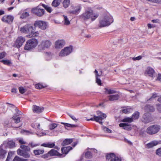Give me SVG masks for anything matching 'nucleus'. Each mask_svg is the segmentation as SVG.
Listing matches in <instances>:
<instances>
[{
  "label": "nucleus",
  "mask_w": 161,
  "mask_h": 161,
  "mask_svg": "<svg viewBox=\"0 0 161 161\" xmlns=\"http://www.w3.org/2000/svg\"><path fill=\"white\" fill-rule=\"evenodd\" d=\"M29 146H30L31 148H33L39 146L38 144H35L32 142H30L29 143Z\"/></svg>",
  "instance_id": "50"
},
{
  "label": "nucleus",
  "mask_w": 161,
  "mask_h": 161,
  "mask_svg": "<svg viewBox=\"0 0 161 161\" xmlns=\"http://www.w3.org/2000/svg\"><path fill=\"white\" fill-rule=\"evenodd\" d=\"M29 16V13L27 12H25L23 13L20 16V18L22 19H24Z\"/></svg>",
  "instance_id": "39"
},
{
  "label": "nucleus",
  "mask_w": 161,
  "mask_h": 161,
  "mask_svg": "<svg viewBox=\"0 0 161 161\" xmlns=\"http://www.w3.org/2000/svg\"><path fill=\"white\" fill-rule=\"evenodd\" d=\"M62 124H63L66 127H71V124L65 123H61Z\"/></svg>",
  "instance_id": "61"
},
{
  "label": "nucleus",
  "mask_w": 161,
  "mask_h": 161,
  "mask_svg": "<svg viewBox=\"0 0 161 161\" xmlns=\"http://www.w3.org/2000/svg\"><path fill=\"white\" fill-rule=\"evenodd\" d=\"M70 0H64L63 3V6L64 8H66L69 7L70 4Z\"/></svg>",
  "instance_id": "29"
},
{
  "label": "nucleus",
  "mask_w": 161,
  "mask_h": 161,
  "mask_svg": "<svg viewBox=\"0 0 161 161\" xmlns=\"http://www.w3.org/2000/svg\"><path fill=\"white\" fill-rule=\"evenodd\" d=\"M44 152L43 149H36L33 150V153L35 155H39L43 154Z\"/></svg>",
  "instance_id": "32"
},
{
  "label": "nucleus",
  "mask_w": 161,
  "mask_h": 161,
  "mask_svg": "<svg viewBox=\"0 0 161 161\" xmlns=\"http://www.w3.org/2000/svg\"><path fill=\"white\" fill-rule=\"evenodd\" d=\"M111 161H122V159L120 158H119L115 155L113 159Z\"/></svg>",
  "instance_id": "52"
},
{
  "label": "nucleus",
  "mask_w": 161,
  "mask_h": 161,
  "mask_svg": "<svg viewBox=\"0 0 161 161\" xmlns=\"http://www.w3.org/2000/svg\"><path fill=\"white\" fill-rule=\"evenodd\" d=\"M17 153L18 155L22 156L25 158H29L30 157V154L28 152L23 151L20 149H18L17 150Z\"/></svg>",
  "instance_id": "14"
},
{
  "label": "nucleus",
  "mask_w": 161,
  "mask_h": 161,
  "mask_svg": "<svg viewBox=\"0 0 161 161\" xmlns=\"http://www.w3.org/2000/svg\"><path fill=\"white\" fill-rule=\"evenodd\" d=\"M156 153L157 155L160 156H161V147L156 150Z\"/></svg>",
  "instance_id": "54"
},
{
  "label": "nucleus",
  "mask_w": 161,
  "mask_h": 161,
  "mask_svg": "<svg viewBox=\"0 0 161 161\" xmlns=\"http://www.w3.org/2000/svg\"><path fill=\"white\" fill-rule=\"evenodd\" d=\"M142 58V56H139L137 57L133 58V59L134 60H139L141 59Z\"/></svg>",
  "instance_id": "57"
},
{
  "label": "nucleus",
  "mask_w": 161,
  "mask_h": 161,
  "mask_svg": "<svg viewBox=\"0 0 161 161\" xmlns=\"http://www.w3.org/2000/svg\"><path fill=\"white\" fill-rule=\"evenodd\" d=\"M51 45V42L49 41L45 40L43 41L41 43V46L42 47L43 49L45 48H48Z\"/></svg>",
  "instance_id": "15"
},
{
  "label": "nucleus",
  "mask_w": 161,
  "mask_h": 161,
  "mask_svg": "<svg viewBox=\"0 0 161 161\" xmlns=\"http://www.w3.org/2000/svg\"><path fill=\"white\" fill-rule=\"evenodd\" d=\"M74 10L69 11V13L75 15L78 14L82 9L81 5L80 4H77L73 7Z\"/></svg>",
  "instance_id": "11"
},
{
  "label": "nucleus",
  "mask_w": 161,
  "mask_h": 161,
  "mask_svg": "<svg viewBox=\"0 0 161 161\" xmlns=\"http://www.w3.org/2000/svg\"><path fill=\"white\" fill-rule=\"evenodd\" d=\"M34 25L35 28L37 27L42 30H45L47 28L48 24L47 22L45 21L38 20L34 22Z\"/></svg>",
  "instance_id": "8"
},
{
  "label": "nucleus",
  "mask_w": 161,
  "mask_h": 161,
  "mask_svg": "<svg viewBox=\"0 0 161 161\" xmlns=\"http://www.w3.org/2000/svg\"><path fill=\"white\" fill-rule=\"evenodd\" d=\"M140 115V113L137 111H135L134 114L132 115L131 118H132V119L133 120L138 119Z\"/></svg>",
  "instance_id": "33"
},
{
  "label": "nucleus",
  "mask_w": 161,
  "mask_h": 161,
  "mask_svg": "<svg viewBox=\"0 0 161 161\" xmlns=\"http://www.w3.org/2000/svg\"><path fill=\"white\" fill-rule=\"evenodd\" d=\"M157 94L155 93L153 94L152 96V97L149 99V100H150L152 98H156V97H157Z\"/></svg>",
  "instance_id": "60"
},
{
  "label": "nucleus",
  "mask_w": 161,
  "mask_h": 161,
  "mask_svg": "<svg viewBox=\"0 0 161 161\" xmlns=\"http://www.w3.org/2000/svg\"><path fill=\"white\" fill-rule=\"evenodd\" d=\"M147 1L152 3H156L158 4H161V0H146Z\"/></svg>",
  "instance_id": "48"
},
{
  "label": "nucleus",
  "mask_w": 161,
  "mask_h": 161,
  "mask_svg": "<svg viewBox=\"0 0 161 161\" xmlns=\"http://www.w3.org/2000/svg\"><path fill=\"white\" fill-rule=\"evenodd\" d=\"M73 142V140L72 138L68 139L67 138L64 140L62 143H61V145L64 146L66 145H69Z\"/></svg>",
  "instance_id": "22"
},
{
  "label": "nucleus",
  "mask_w": 161,
  "mask_h": 161,
  "mask_svg": "<svg viewBox=\"0 0 161 161\" xmlns=\"http://www.w3.org/2000/svg\"><path fill=\"white\" fill-rule=\"evenodd\" d=\"M38 41L35 38H32L28 40L25 45V50L31 51L37 45Z\"/></svg>",
  "instance_id": "4"
},
{
  "label": "nucleus",
  "mask_w": 161,
  "mask_h": 161,
  "mask_svg": "<svg viewBox=\"0 0 161 161\" xmlns=\"http://www.w3.org/2000/svg\"><path fill=\"white\" fill-rule=\"evenodd\" d=\"M19 92L21 94H23L25 92V89L23 87L21 86L19 87Z\"/></svg>",
  "instance_id": "51"
},
{
  "label": "nucleus",
  "mask_w": 161,
  "mask_h": 161,
  "mask_svg": "<svg viewBox=\"0 0 161 161\" xmlns=\"http://www.w3.org/2000/svg\"><path fill=\"white\" fill-rule=\"evenodd\" d=\"M97 114L98 115V116H97L94 115L93 118H90L87 120L88 121L95 120L99 123L100 124L102 125L103 123L102 122V120L106 117L107 116L106 114L99 111H97Z\"/></svg>",
  "instance_id": "7"
},
{
  "label": "nucleus",
  "mask_w": 161,
  "mask_h": 161,
  "mask_svg": "<svg viewBox=\"0 0 161 161\" xmlns=\"http://www.w3.org/2000/svg\"><path fill=\"white\" fill-rule=\"evenodd\" d=\"M133 120L131 117H127L123 119L122 121L123 122H127L129 123L133 122Z\"/></svg>",
  "instance_id": "36"
},
{
  "label": "nucleus",
  "mask_w": 161,
  "mask_h": 161,
  "mask_svg": "<svg viewBox=\"0 0 161 161\" xmlns=\"http://www.w3.org/2000/svg\"><path fill=\"white\" fill-rule=\"evenodd\" d=\"M96 81L97 84L99 86L102 85L101 80L99 78H97V76L96 77Z\"/></svg>",
  "instance_id": "46"
},
{
  "label": "nucleus",
  "mask_w": 161,
  "mask_h": 161,
  "mask_svg": "<svg viewBox=\"0 0 161 161\" xmlns=\"http://www.w3.org/2000/svg\"><path fill=\"white\" fill-rule=\"evenodd\" d=\"M44 108L43 107H40L36 105H33L32 108L33 111L34 113L40 114L43 112Z\"/></svg>",
  "instance_id": "16"
},
{
  "label": "nucleus",
  "mask_w": 161,
  "mask_h": 161,
  "mask_svg": "<svg viewBox=\"0 0 161 161\" xmlns=\"http://www.w3.org/2000/svg\"><path fill=\"white\" fill-rule=\"evenodd\" d=\"M119 126L127 130H130L132 129L131 125L128 123H120L119 124Z\"/></svg>",
  "instance_id": "17"
},
{
  "label": "nucleus",
  "mask_w": 161,
  "mask_h": 161,
  "mask_svg": "<svg viewBox=\"0 0 161 161\" xmlns=\"http://www.w3.org/2000/svg\"><path fill=\"white\" fill-rule=\"evenodd\" d=\"M21 158L16 156L15 157L13 161H20Z\"/></svg>",
  "instance_id": "56"
},
{
  "label": "nucleus",
  "mask_w": 161,
  "mask_h": 161,
  "mask_svg": "<svg viewBox=\"0 0 161 161\" xmlns=\"http://www.w3.org/2000/svg\"><path fill=\"white\" fill-rule=\"evenodd\" d=\"M7 145L10 148H12L15 147V142L12 140H9L7 142Z\"/></svg>",
  "instance_id": "25"
},
{
  "label": "nucleus",
  "mask_w": 161,
  "mask_h": 161,
  "mask_svg": "<svg viewBox=\"0 0 161 161\" xmlns=\"http://www.w3.org/2000/svg\"><path fill=\"white\" fill-rule=\"evenodd\" d=\"M50 154L49 153V152L47 153L44 154L42 156V158L46 159H49L50 157Z\"/></svg>",
  "instance_id": "45"
},
{
  "label": "nucleus",
  "mask_w": 161,
  "mask_h": 161,
  "mask_svg": "<svg viewBox=\"0 0 161 161\" xmlns=\"http://www.w3.org/2000/svg\"><path fill=\"white\" fill-rule=\"evenodd\" d=\"M40 3L38 6L33 8L31 9V12L34 14L38 17H41L43 16L45 13L44 9L41 8L42 5Z\"/></svg>",
  "instance_id": "6"
},
{
  "label": "nucleus",
  "mask_w": 161,
  "mask_h": 161,
  "mask_svg": "<svg viewBox=\"0 0 161 161\" xmlns=\"http://www.w3.org/2000/svg\"><path fill=\"white\" fill-rule=\"evenodd\" d=\"M97 13H93V10L91 8L88 7L85 9V11L79 16V18L81 20L86 22L90 19L92 22L94 21L98 16Z\"/></svg>",
  "instance_id": "1"
},
{
  "label": "nucleus",
  "mask_w": 161,
  "mask_h": 161,
  "mask_svg": "<svg viewBox=\"0 0 161 161\" xmlns=\"http://www.w3.org/2000/svg\"><path fill=\"white\" fill-rule=\"evenodd\" d=\"M35 87L37 89H41L44 88V86L41 84L38 83L35 85Z\"/></svg>",
  "instance_id": "47"
},
{
  "label": "nucleus",
  "mask_w": 161,
  "mask_h": 161,
  "mask_svg": "<svg viewBox=\"0 0 161 161\" xmlns=\"http://www.w3.org/2000/svg\"><path fill=\"white\" fill-rule=\"evenodd\" d=\"M41 5L48 12L51 13L52 11V9L51 7L42 3H41Z\"/></svg>",
  "instance_id": "35"
},
{
  "label": "nucleus",
  "mask_w": 161,
  "mask_h": 161,
  "mask_svg": "<svg viewBox=\"0 0 161 161\" xmlns=\"http://www.w3.org/2000/svg\"><path fill=\"white\" fill-rule=\"evenodd\" d=\"M0 62L3 63L4 64L8 66H10V64H12L11 61L9 60H0Z\"/></svg>",
  "instance_id": "38"
},
{
  "label": "nucleus",
  "mask_w": 161,
  "mask_h": 161,
  "mask_svg": "<svg viewBox=\"0 0 161 161\" xmlns=\"http://www.w3.org/2000/svg\"><path fill=\"white\" fill-rule=\"evenodd\" d=\"M41 146L44 147H49V148H53L55 146V144L54 143H43L41 145Z\"/></svg>",
  "instance_id": "30"
},
{
  "label": "nucleus",
  "mask_w": 161,
  "mask_h": 161,
  "mask_svg": "<svg viewBox=\"0 0 161 161\" xmlns=\"http://www.w3.org/2000/svg\"><path fill=\"white\" fill-rule=\"evenodd\" d=\"M104 90H105V93L106 94H112L115 93H116V91L114 90H113L112 89H108L107 88H105Z\"/></svg>",
  "instance_id": "28"
},
{
  "label": "nucleus",
  "mask_w": 161,
  "mask_h": 161,
  "mask_svg": "<svg viewBox=\"0 0 161 161\" xmlns=\"http://www.w3.org/2000/svg\"><path fill=\"white\" fill-rule=\"evenodd\" d=\"M73 149L72 147L70 146H68L65 147H63L61 148V151H63V150L64 149H66V152L68 153L69 151L70 150H72Z\"/></svg>",
  "instance_id": "42"
},
{
  "label": "nucleus",
  "mask_w": 161,
  "mask_h": 161,
  "mask_svg": "<svg viewBox=\"0 0 161 161\" xmlns=\"http://www.w3.org/2000/svg\"><path fill=\"white\" fill-rule=\"evenodd\" d=\"M161 129V126L158 125H151L147 128L146 132L149 135H154L158 133Z\"/></svg>",
  "instance_id": "5"
},
{
  "label": "nucleus",
  "mask_w": 161,
  "mask_h": 161,
  "mask_svg": "<svg viewBox=\"0 0 161 161\" xmlns=\"http://www.w3.org/2000/svg\"><path fill=\"white\" fill-rule=\"evenodd\" d=\"M12 118L14 121V123L16 124L19 123L20 121V117L16 116H13Z\"/></svg>",
  "instance_id": "37"
},
{
  "label": "nucleus",
  "mask_w": 161,
  "mask_h": 161,
  "mask_svg": "<svg viewBox=\"0 0 161 161\" xmlns=\"http://www.w3.org/2000/svg\"><path fill=\"white\" fill-rule=\"evenodd\" d=\"M109 100L113 101L118 100L119 98V96L118 94L111 95H109Z\"/></svg>",
  "instance_id": "27"
},
{
  "label": "nucleus",
  "mask_w": 161,
  "mask_h": 161,
  "mask_svg": "<svg viewBox=\"0 0 161 161\" xmlns=\"http://www.w3.org/2000/svg\"><path fill=\"white\" fill-rule=\"evenodd\" d=\"M36 28L33 27L31 24H26L20 28V31L22 33L29 34V37H36L39 35L38 31L35 32Z\"/></svg>",
  "instance_id": "2"
},
{
  "label": "nucleus",
  "mask_w": 161,
  "mask_h": 161,
  "mask_svg": "<svg viewBox=\"0 0 161 161\" xmlns=\"http://www.w3.org/2000/svg\"><path fill=\"white\" fill-rule=\"evenodd\" d=\"M20 148L22 149L21 150L23 151L28 152H30L31 151L30 147L28 146L22 145L20 146Z\"/></svg>",
  "instance_id": "34"
},
{
  "label": "nucleus",
  "mask_w": 161,
  "mask_h": 161,
  "mask_svg": "<svg viewBox=\"0 0 161 161\" xmlns=\"http://www.w3.org/2000/svg\"><path fill=\"white\" fill-rule=\"evenodd\" d=\"M49 153L50 154V156H57L59 157H61L62 155V154L60 153L58 151L54 149H52L49 151Z\"/></svg>",
  "instance_id": "19"
},
{
  "label": "nucleus",
  "mask_w": 161,
  "mask_h": 161,
  "mask_svg": "<svg viewBox=\"0 0 161 161\" xmlns=\"http://www.w3.org/2000/svg\"><path fill=\"white\" fill-rule=\"evenodd\" d=\"M63 16L64 18V24L66 25H68L70 24V21L68 20L67 16L64 15Z\"/></svg>",
  "instance_id": "40"
},
{
  "label": "nucleus",
  "mask_w": 161,
  "mask_h": 161,
  "mask_svg": "<svg viewBox=\"0 0 161 161\" xmlns=\"http://www.w3.org/2000/svg\"><path fill=\"white\" fill-rule=\"evenodd\" d=\"M73 49V47L72 46L65 47L61 50L59 53V56L61 57L68 56L72 52Z\"/></svg>",
  "instance_id": "9"
},
{
  "label": "nucleus",
  "mask_w": 161,
  "mask_h": 161,
  "mask_svg": "<svg viewBox=\"0 0 161 161\" xmlns=\"http://www.w3.org/2000/svg\"><path fill=\"white\" fill-rule=\"evenodd\" d=\"M25 40V38L22 36L18 37L16 40L14 46L18 48L20 47Z\"/></svg>",
  "instance_id": "12"
},
{
  "label": "nucleus",
  "mask_w": 161,
  "mask_h": 161,
  "mask_svg": "<svg viewBox=\"0 0 161 161\" xmlns=\"http://www.w3.org/2000/svg\"><path fill=\"white\" fill-rule=\"evenodd\" d=\"M20 144L23 145L26 144V142H25L23 139H20L18 141Z\"/></svg>",
  "instance_id": "58"
},
{
  "label": "nucleus",
  "mask_w": 161,
  "mask_h": 161,
  "mask_svg": "<svg viewBox=\"0 0 161 161\" xmlns=\"http://www.w3.org/2000/svg\"><path fill=\"white\" fill-rule=\"evenodd\" d=\"M158 144L157 141H154L147 144V146L149 148H151L157 145Z\"/></svg>",
  "instance_id": "31"
},
{
  "label": "nucleus",
  "mask_w": 161,
  "mask_h": 161,
  "mask_svg": "<svg viewBox=\"0 0 161 161\" xmlns=\"http://www.w3.org/2000/svg\"><path fill=\"white\" fill-rule=\"evenodd\" d=\"M157 80L161 81V74H158V76L157 77Z\"/></svg>",
  "instance_id": "64"
},
{
  "label": "nucleus",
  "mask_w": 161,
  "mask_h": 161,
  "mask_svg": "<svg viewBox=\"0 0 161 161\" xmlns=\"http://www.w3.org/2000/svg\"><path fill=\"white\" fill-rule=\"evenodd\" d=\"M115 154L113 153H107L106 155V158L107 161H111L113 159Z\"/></svg>",
  "instance_id": "24"
},
{
  "label": "nucleus",
  "mask_w": 161,
  "mask_h": 161,
  "mask_svg": "<svg viewBox=\"0 0 161 161\" xmlns=\"http://www.w3.org/2000/svg\"><path fill=\"white\" fill-rule=\"evenodd\" d=\"M156 105L158 110L160 112H161V104H157Z\"/></svg>",
  "instance_id": "59"
},
{
  "label": "nucleus",
  "mask_w": 161,
  "mask_h": 161,
  "mask_svg": "<svg viewBox=\"0 0 161 161\" xmlns=\"http://www.w3.org/2000/svg\"><path fill=\"white\" fill-rule=\"evenodd\" d=\"M131 109L129 108H125L121 110L123 113L125 114H128L130 112Z\"/></svg>",
  "instance_id": "49"
},
{
  "label": "nucleus",
  "mask_w": 161,
  "mask_h": 161,
  "mask_svg": "<svg viewBox=\"0 0 161 161\" xmlns=\"http://www.w3.org/2000/svg\"><path fill=\"white\" fill-rule=\"evenodd\" d=\"M124 141H125V142H127L128 143H129V144H132V143H131V142L130 141H129V140H127V139H126V138H125L124 139Z\"/></svg>",
  "instance_id": "63"
},
{
  "label": "nucleus",
  "mask_w": 161,
  "mask_h": 161,
  "mask_svg": "<svg viewBox=\"0 0 161 161\" xmlns=\"http://www.w3.org/2000/svg\"><path fill=\"white\" fill-rule=\"evenodd\" d=\"M86 158H92V155L91 152L90 151H87L85 154Z\"/></svg>",
  "instance_id": "44"
},
{
  "label": "nucleus",
  "mask_w": 161,
  "mask_h": 161,
  "mask_svg": "<svg viewBox=\"0 0 161 161\" xmlns=\"http://www.w3.org/2000/svg\"><path fill=\"white\" fill-rule=\"evenodd\" d=\"M113 21V19L112 16L107 15L104 16L102 19L99 20V26L100 28H101L108 26L112 23Z\"/></svg>",
  "instance_id": "3"
},
{
  "label": "nucleus",
  "mask_w": 161,
  "mask_h": 161,
  "mask_svg": "<svg viewBox=\"0 0 161 161\" xmlns=\"http://www.w3.org/2000/svg\"><path fill=\"white\" fill-rule=\"evenodd\" d=\"M65 44L64 41L63 40H59L55 42V47L57 48H61Z\"/></svg>",
  "instance_id": "20"
},
{
  "label": "nucleus",
  "mask_w": 161,
  "mask_h": 161,
  "mask_svg": "<svg viewBox=\"0 0 161 161\" xmlns=\"http://www.w3.org/2000/svg\"><path fill=\"white\" fill-rule=\"evenodd\" d=\"M14 17L11 15H5L1 19L2 21L4 22L10 24L13 22Z\"/></svg>",
  "instance_id": "10"
},
{
  "label": "nucleus",
  "mask_w": 161,
  "mask_h": 161,
  "mask_svg": "<svg viewBox=\"0 0 161 161\" xmlns=\"http://www.w3.org/2000/svg\"><path fill=\"white\" fill-rule=\"evenodd\" d=\"M3 145L0 146V159H3L5 157V155L7 153V151L3 149Z\"/></svg>",
  "instance_id": "18"
},
{
  "label": "nucleus",
  "mask_w": 161,
  "mask_h": 161,
  "mask_svg": "<svg viewBox=\"0 0 161 161\" xmlns=\"http://www.w3.org/2000/svg\"><path fill=\"white\" fill-rule=\"evenodd\" d=\"M103 130L106 132L110 133L111 132V130L106 127H104L103 128Z\"/></svg>",
  "instance_id": "55"
},
{
  "label": "nucleus",
  "mask_w": 161,
  "mask_h": 161,
  "mask_svg": "<svg viewBox=\"0 0 161 161\" xmlns=\"http://www.w3.org/2000/svg\"><path fill=\"white\" fill-rule=\"evenodd\" d=\"M68 115L74 121L76 122L78 120V119L76 118L73 115L69 114H68Z\"/></svg>",
  "instance_id": "53"
},
{
  "label": "nucleus",
  "mask_w": 161,
  "mask_h": 161,
  "mask_svg": "<svg viewBox=\"0 0 161 161\" xmlns=\"http://www.w3.org/2000/svg\"><path fill=\"white\" fill-rule=\"evenodd\" d=\"M142 120L143 122L147 124L151 122L152 120L150 114L146 113L143 114Z\"/></svg>",
  "instance_id": "13"
},
{
  "label": "nucleus",
  "mask_w": 161,
  "mask_h": 161,
  "mask_svg": "<svg viewBox=\"0 0 161 161\" xmlns=\"http://www.w3.org/2000/svg\"><path fill=\"white\" fill-rule=\"evenodd\" d=\"M154 72V70L152 68L148 67L147 68L145 73L150 77H152Z\"/></svg>",
  "instance_id": "23"
},
{
  "label": "nucleus",
  "mask_w": 161,
  "mask_h": 161,
  "mask_svg": "<svg viewBox=\"0 0 161 161\" xmlns=\"http://www.w3.org/2000/svg\"><path fill=\"white\" fill-rule=\"evenodd\" d=\"M11 91L12 92L15 93L17 92V89L15 88H12Z\"/></svg>",
  "instance_id": "62"
},
{
  "label": "nucleus",
  "mask_w": 161,
  "mask_h": 161,
  "mask_svg": "<svg viewBox=\"0 0 161 161\" xmlns=\"http://www.w3.org/2000/svg\"><path fill=\"white\" fill-rule=\"evenodd\" d=\"M57 124L56 123H53L50 124L49 126V129L51 130H53L57 126Z\"/></svg>",
  "instance_id": "43"
},
{
  "label": "nucleus",
  "mask_w": 161,
  "mask_h": 161,
  "mask_svg": "<svg viewBox=\"0 0 161 161\" xmlns=\"http://www.w3.org/2000/svg\"><path fill=\"white\" fill-rule=\"evenodd\" d=\"M62 0H53L52 2L51 5L55 8L58 7L60 4Z\"/></svg>",
  "instance_id": "26"
},
{
  "label": "nucleus",
  "mask_w": 161,
  "mask_h": 161,
  "mask_svg": "<svg viewBox=\"0 0 161 161\" xmlns=\"http://www.w3.org/2000/svg\"><path fill=\"white\" fill-rule=\"evenodd\" d=\"M14 154V152H9L8 153V155L7 159L5 161H9V160L11 158L13 154Z\"/></svg>",
  "instance_id": "41"
},
{
  "label": "nucleus",
  "mask_w": 161,
  "mask_h": 161,
  "mask_svg": "<svg viewBox=\"0 0 161 161\" xmlns=\"http://www.w3.org/2000/svg\"><path fill=\"white\" fill-rule=\"evenodd\" d=\"M145 110L147 112H153L155 109L153 106L150 104H147L144 107Z\"/></svg>",
  "instance_id": "21"
}]
</instances>
